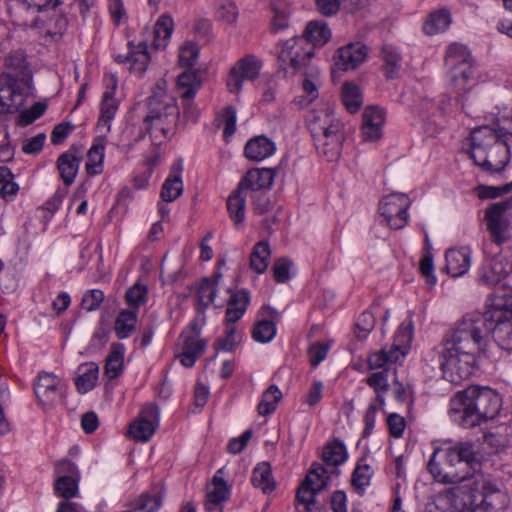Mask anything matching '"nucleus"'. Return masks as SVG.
Here are the masks:
<instances>
[{
    "label": "nucleus",
    "instance_id": "nucleus-53",
    "mask_svg": "<svg viewBox=\"0 0 512 512\" xmlns=\"http://www.w3.org/2000/svg\"><path fill=\"white\" fill-rule=\"evenodd\" d=\"M148 289L145 285L135 283L130 287L125 294V300L130 307V310H137L147 301Z\"/></svg>",
    "mask_w": 512,
    "mask_h": 512
},
{
    "label": "nucleus",
    "instance_id": "nucleus-20",
    "mask_svg": "<svg viewBox=\"0 0 512 512\" xmlns=\"http://www.w3.org/2000/svg\"><path fill=\"white\" fill-rule=\"evenodd\" d=\"M511 272L512 260L502 254H497L482 267L480 280L489 286L497 285Z\"/></svg>",
    "mask_w": 512,
    "mask_h": 512
},
{
    "label": "nucleus",
    "instance_id": "nucleus-21",
    "mask_svg": "<svg viewBox=\"0 0 512 512\" xmlns=\"http://www.w3.org/2000/svg\"><path fill=\"white\" fill-rule=\"evenodd\" d=\"M114 59L118 63L128 64V68L131 71L142 74L150 61L147 43L142 41L138 45H134L132 42H129L128 53L126 55L118 54Z\"/></svg>",
    "mask_w": 512,
    "mask_h": 512
},
{
    "label": "nucleus",
    "instance_id": "nucleus-7",
    "mask_svg": "<svg viewBox=\"0 0 512 512\" xmlns=\"http://www.w3.org/2000/svg\"><path fill=\"white\" fill-rule=\"evenodd\" d=\"M179 115L180 112L174 97L165 91L154 92L148 98V113L144 117L141 134L137 140L148 133L152 145H160L170 137Z\"/></svg>",
    "mask_w": 512,
    "mask_h": 512
},
{
    "label": "nucleus",
    "instance_id": "nucleus-64",
    "mask_svg": "<svg viewBox=\"0 0 512 512\" xmlns=\"http://www.w3.org/2000/svg\"><path fill=\"white\" fill-rule=\"evenodd\" d=\"M484 442L494 450L499 452L508 445V439L505 434L498 432H488L484 435Z\"/></svg>",
    "mask_w": 512,
    "mask_h": 512
},
{
    "label": "nucleus",
    "instance_id": "nucleus-32",
    "mask_svg": "<svg viewBox=\"0 0 512 512\" xmlns=\"http://www.w3.org/2000/svg\"><path fill=\"white\" fill-rule=\"evenodd\" d=\"M250 302L249 293L245 290L231 292L227 302L226 322L236 323L247 310Z\"/></svg>",
    "mask_w": 512,
    "mask_h": 512
},
{
    "label": "nucleus",
    "instance_id": "nucleus-50",
    "mask_svg": "<svg viewBox=\"0 0 512 512\" xmlns=\"http://www.w3.org/2000/svg\"><path fill=\"white\" fill-rule=\"evenodd\" d=\"M236 323L225 321V336L215 342V348L226 352H232L241 340V336L236 331Z\"/></svg>",
    "mask_w": 512,
    "mask_h": 512
},
{
    "label": "nucleus",
    "instance_id": "nucleus-14",
    "mask_svg": "<svg viewBox=\"0 0 512 512\" xmlns=\"http://www.w3.org/2000/svg\"><path fill=\"white\" fill-rule=\"evenodd\" d=\"M5 72L1 75L4 79H9L26 87L33 89V72L27 55L24 50H12L4 59Z\"/></svg>",
    "mask_w": 512,
    "mask_h": 512
},
{
    "label": "nucleus",
    "instance_id": "nucleus-27",
    "mask_svg": "<svg viewBox=\"0 0 512 512\" xmlns=\"http://www.w3.org/2000/svg\"><path fill=\"white\" fill-rule=\"evenodd\" d=\"M276 151L275 143L266 136H255L251 138L244 147L245 156L252 161H262Z\"/></svg>",
    "mask_w": 512,
    "mask_h": 512
},
{
    "label": "nucleus",
    "instance_id": "nucleus-30",
    "mask_svg": "<svg viewBox=\"0 0 512 512\" xmlns=\"http://www.w3.org/2000/svg\"><path fill=\"white\" fill-rule=\"evenodd\" d=\"M381 59L385 78L387 80L397 79L402 66V57L398 49L389 44L383 45Z\"/></svg>",
    "mask_w": 512,
    "mask_h": 512
},
{
    "label": "nucleus",
    "instance_id": "nucleus-36",
    "mask_svg": "<svg viewBox=\"0 0 512 512\" xmlns=\"http://www.w3.org/2000/svg\"><path fill=\"white\" fill-rule=\"evenodd\" d=\"M138 311L124 309L119 312L114 323V331L119 339L130 337L136 330Z\"/></svg>",
    "mask_w": 512,
    "mask_h": 512
},
{
    "label": "nucleus",
    "instance_id": "nucleus-6",
    "mask_svg": "<svg viewBox=\"0 0 512 512\" xmlns=\"http://www.w3.org/2000/svg\"><path fill=\"white\" fill-rule=\"evenodd\" d=\"M502 134L489 126L471 132V158L474 163L490 173L505 169L510 160V147Z\"/></svg>",
    "mask_w": 512,
    "mask_h": 512
},
{
    "label": "nucleus",
    "instance_id": "nucleus-29",
    "mask_svg": "<svg viewBox=\"0 0 512 512\" xmlns=\"http://www.w3.org/2000/svg\"><path fill=\"white\" fill-rule=\"evenodd\" d=\"M262 313H265L269 319L259 320L254 325L252 329V337L257 342L268 343L276 335L275 320L278 318V313L271 307H263Z\"/></svg>",
    "mask_w": 512,
    "mask_h": 512
},
{
    "label": "nucleus",
    "instance_id": "nucleus-35",
    "mask_svg": "<svg viewBox=\"0 0 512 512\" xmlns=\"http://www.w3.org/2000/svg\"><path fill=\"white\" fill-rule=\"evenodd\" d=\"M117 108L116 100L113 97V91L104 92L100 105V117L97 122L98 131L105 133L110 131L111 121L116 114Z\"/></svg>",
    "mask_w": 512,
    "mask_h": 512
},
{
    "label": "nucleus",
    "instance_id": "nucleus-13",
    "mask_svg": "<svg viewBox=\"0 0 512 512\" xmlns=\"http://www.w3.org/2000/svg\"><path fill=\"white\" fill-rule=\"evenodd\" d=\"M179 343L181 352L177 355V358L184 367H193L208 344V341L201 337V326L197 320H193L181 333Z\"/></svg>",
    "mask_w": 512,
    "mask_h": 512
},
{
    "label": "nucleus",
    "instance_id": "nucleus-47",
    "mask_svg": "<svg viewBox=\"0 0 512 512\" xmlns=\"http://www.w3.org/2000/svg\"><path fill=\"white\" fill-rule=\"evenodd\" d=\"M104 160V144L103 140L99 139L94 143L87 153L86 171L89 175H98L103 170Z\"/></svg>",
    "mask_w": 512,
    "mask_h": 512
},
{
    "label": "nucleus",
    "instance_id": "nucleus-22",
    "mask_svg": "<svg viewBox=\"0 0 512 512\" xmlns=\"http://www.w3.org/2000/svg\"><path fill=\"white\" fill-rule=\"evenodd\" d=\"M384 111L377 107H367L363 112L362 135L366 141H376L382 136Z\"/></svg>",
    "mask_w": 512,
    "mask_h": 512
},
{
    "label": "nucleus",
    "instance_id": "nucleus-59",
    "mask_svg": "<svg viewBox=\"0 0 512 512\" xmlns=\"http://www.w3.org/2000/svg\"><path fill=\"white\" fill-rule=\"evenodd\" d=\"M273 11L274 16L271 22V31L277 33L288 28L290 11L286 8H281L277 4L273 6Z\"/></svg>",
    "mask_w": 512,
    "mask_h": 512
},
{
    "label": "nucleus",
    "instance_id": "nucleus-9",
    "mask_svg": "<svg viewBox=\"0 0 512 512\" xmlns=\"http://www.w3.org/2000/svg\"><path fill=\"white\" fill-rule=\"evenodd\" d=\"M445 65L449 69L455 93L462 96L469 90L467 84L474 74L473 58L469 49L463 44H450L445 54Z\"/></svg>",
    "mask_w": 512,
    "mask_h": 512
},
{
    "label": "nucleus",
    "instance_id": "nucleus-31",
    "mask_svg": "<svg viewBox=\"0 0 512 512\" xmlns=\"http://www.w3.org/2000/svg\"><path fill=\"white\" fill-rule=\"evenodd\" d=\"M247 196L248 193L237 186V189L227 199V210L236 228H239L244 223Z\"/></svg>",
    "mask_w": 512,
    "mask_h": 512
},
{
    "label": "nucleus",
    "instance_id": "nucleus-28",
    "mask_svg": "<svg viewBox=\"0 0 512 512\" xmlns=\"http://www.w3.org/2000/svg\"><path fill=\"white\" fill-rule=\"evenodd\" d=\"M406 352L397 345H392L389 348L384 347L380 351L371 353L368 357V365L371 370L384 368L395 364L405 358Z\"/></svg>",
    "mask_w": 512,
    "mask_h": 512
},
{
    "label": "nucleus",
    "instance_id": "nucleus-5",
    "mask_svg": "<svg viewBox=\"0 0 512 512\" xmlns=\"http://www.w3.org/2000/svg\"><path fill=\"white\" fill-rule=\"evenodd\" d=\"M308 127L318 153L328 161L337 160L346 138L344 123L335 115L333 107L326 105L311 112Z\"/></svg>",
    "mask_w": 512,
    "mask_h": 512
},
{
    "label": "nucleus",
    "instance_id": "nucleus-58",
    "mask_svg": "<svg viewBox=\"0 0 512 512\" xmlns=\"http://www.w3.org/2000/svg\"><path fill=\"white\" fill-rule=\"evenodd\" d=\"M375 325V316L369 312H363L356 322V336L359 339H365L373 330Z\"/></svg>",
    "mask_w": 512,
    "mask_h": 512
},
{
    "label": "nucleus",
    "instance_id": "nucleus-63",
    "mask_svg": "<svg viewBox=\"0 0 512 512\" xmlns=\"http://www.w3.org/2000/svg\"><path fill=\"white\" fill-rule=\"evenodd\" d=\"M45 140V133H39L23 142L22 151L28 155L38 154L42 151Z\"/></svg>",
    "mask_w": 512,
    "mask_h": 512
},
{
    "label": "nucleus",
    "instance_id": "nucleus-45",
    "mask_svg": "<svg viewBox=\"0 0 512 512\" xmlns=\"http://www.w3.org/2000/svg\"><path fill=\"white\" fill-rule=\"evenodd\" d=\"M222 278L221 273H216L213 278H203L198 288V300L203 307H208L214 303L217 286L220 279Z\"/></svg>",
    "mask_w": 512,
    "mask_h": 512
},
{
    "label": "nucleus",
    "instance_id": "nucleus-15",
    "mask_svg": "<svg viewBox=\"0 0 512 512\" xmlns=\"http://www.w3.org/2000/svg\"><path fill=\"white\" fill-rule=\"evenodd\" d=\"M262 63L253 55H247L240 59L231 69L227 79V87L230 92L238 94L242 90L245 80L252 81L259 76Z\"/></svg>",
    "mask_w": 512,
    "mask_h": 512
},
{
    "label": "nucleus",
    "instance_id": "nucleus-44",
    "mask_svg": "<svg viewBox=\"0 0 512 512\" xmlns=\"http://www.w3.org/2000/svg\"><path fill=\"white\" fill-rule=\"evenodd\" d=\"M373 470L368 465L365 459H360L352 473L351 484L353 488L359 493L364 494L365 489L370 485Z\"/></svg>",
    "mask_w": 512,
    "mask_h": 512
},
{
    "label": "nucleus",
    "instance_id": "nucleus-38",
    "mask_svg": "<svg viewBox=\"0 0 512 512\" xmlns=\"http://www.w3.org/2000/svg\"><path fill=\"white\" fill-rule=\"evenodd\" d=\"M174 29L173 19L169 15H162L154 26L153 45L155 49H165Z\"/></svg>",
    "mask_w": 512,
    "mask_h": 512
},
{
    "label": "nucleus",
    "instance_id": "nucleus-18",
    "mask_svg": "<svg viewBox=\"0 0 512 512\" xmlns=\"http://www.w3.org/2000/svg\"><path fill=\"white\" fill-rule=\"evenodd\" d=\"M368 49L361 42L340 47L334 55V65L342 71L354 70L367 58Z\"/></svg>",
    "mask_w": 512,
    "mask_h": 512
},
{
    "label": "nucleus",
    "instance_id": "nucleus-34",
    "mask_svg": "<svg viewBox=\"0 0 512 512\" xmlns=\"http://www.w3.org/2000/svg\"><path fill=\"white\" fill-rule=\"evenodd\" d=\"M124 353L125 347L122 343H113L110 347V352L106 358L105 375L109 379L118 378L124 367Z\"/></svg>",
    "mask_w": 512,
    "mask_h": 512
},
{
    "label": "nucleus",
    "instance_id": "nucleus-4",
    "mask_svg": "<svg viewBox=\"0 0 512 512\" xmlns=\"http://www.w3.org/2000/svg\"><path fill=\"white\" fill-rule=\"evenodd\" d=\"M502 399L489 387L472 385L451 399V416L463 428H473L494 419L500 412Z\"/></svg>",
    "mask_w": 512,
    "mask_h": 512
},
{
    "label": "nucleus",
    "instance_id": "nucleus-60",
    "mask_svg": "<svg viewBox=\"0 0 512 512\" xmlns=\"http://www.w3.org/2000/svg\"><path fill=\"white\" fill-rule=\"evenodd\" d=\"M104 300V293L99 289H92L87 291L81 301L82 307L91 312L98 309Z\"/></svg>",
    "mask_w": 512,
    "mask_h": 512
},
{
    "label": "nucleus",
    "instance_id": "nucleus-46",
    "mask_svg": "<svg viewBox=\"0 0 512 512\" xmlns=\"http://www.w3.org/2000/svg\"><path fill=\"white\" fill-rule=\"evenodd\" d=\"M451 23V16L447 10H439L430 14L423 25V31L427 35H435L445 31Z\"/></svg>",
    "mask_w": 512,
    "mask_h": 512
},
{
    "label": "nucleus",
    "instance_id": "nucleus-33",
    "mask_svg": "<svg viewBox=\"0 0 512 512\" xmlns=\"http://www.w3.org/2000/svg\"><path fill=\"white\" fill-rule=\"evenodd\" d=\"M251 482L255 488L261 489L264 494H269L275 490L276 482L268 462H261L255 466L252 471Z\"/></svg>",
    "mask_w": 512,
    "mask_h": 512
},
{
    "label": "nucleus",
    "instance_id": "nucleus-3",
    "mask_svg": "<svg viewBox=\"0 0 512 512\" xmlns=\"http://www.w3.org/2000/svg\"><path fill=\"white\" fill-rule=\"evenodd\" d=\"M347 451L345 445L338 440L327 444L322 453L325 466L313 463L305 480L299 486L295 496L296 512H321L316 495L326 489L331 474L338 475L337 467L345 462Z\"/></svg>",
    "mask_w": 512,
    "mask_h": 512
},
{
    "label": "nucleus",
    "instance_id": "nucleus-39",
    "mask_svg": "<svg viewBox=\"0 0 512 512\" xmlns=\"http://www.w3.org/2000/svg\"><path fill=\"white\" fill-rule=\"evenodd\" d=\"M303 38L315 46H323L331 37V31L325 22L311 21L307 24Z\"/></svg>",
    "mask_w": 512,
    "mask_h": 512
},
{
    "label": "nucleus",
    "instance_id": "nucleus-37",
    "mask_svg": "<svg viewBox=\"0 0 512 512\" xmlns=\"http://www.w3.org/2000/svg\"><path fill=\"white\" fill-rule=\"evenodd\" d=\"M79 375L75 380L78 392L85 394L92 390L98 379L99 368L94 362L81 365L78 369Z\"/></svg>",
    "mask_w": 512,
    "mask_h": 512
},
{
    "label": "nucleus",
    "instance_id": "nucleus-49",
    "mask_svg": "<svg viewBox=\"0 0 512 512\" xmlns=\"http://www.w3.org/2000/svg\"><path fill=\"white\" fill-rule=\"evenodd\" d=\"M342 101L350 113L357 112L363 102L358 86L352 83H345L342 87Z\"/></svg>",
    "mask_w": 512,
    "mask_h": 512
},
{
    "label": "nucleus",
    "instance_id": "nucleus-51",
    "mask_svg": "<svg viewBox=\"0 0 512 512\" xmlns=\"http://www.w3.org/2000/svg\"><path fill=\"white\" fill-rule=\"evenodd\" d=\"M79 477L62 475L55 481V491L57 495L65 499H70L76 496L78 492Z\"/></svg>",
    "mask_w": 512,
    "mask_h": 512
},
{
    "label": "nucleus",
    "instance_id": "nucleus-10",
    "mask_svg": "<svg viewBox=\"0 0 512 512\" xmlns=\"http://www.w3.org/2000/svg\"><path fill=\"white\" fill-rule=\"evenodd\" d=\"M278 60L283 70H292L293 73L306 67L314 56L313 45L307 39L299 36L292 37L281 44Z\"/></svg>",
    "mask_w": 512,
    "mask_h": 512
},
{
    "label": "nucleus",
    "instance_id": "nucleus-43",
    "mask_svg": "<svg viewBox=\"0 0 512 512\" xmlns=\"http://www.w3.org/2000/svg\"><path fill=\"white\" fill-rule=\"evenodd\" d=\"M229 496V489L226 482L217 474L213 478L212 487L207 492L205 507L208 511L214 510L221 502Z\"/></svg>",
    "mask_w": 512,
    "mask_h": 512
},
{
    "label": "nucleus",
    "instance_id": "nucleus-19",
    "mask_svg": "<svg viewBox=\"0 0 512 512\" xmlns=\"http://www.w3.org/2000/svg\"><path fill=\"white\" fill-rule=\"evenodd\" d=\"M35 394L43 405H52L64 392V385L56 376L43 372L34 386Z\"/></svg>",
    "mask_w": 512,
    "mask_h": 512
},
{
    "label": "nucleus",
    "instance_id": "nucleus-48",
    "mask_svg": "<svg viewBox=\"0 0 512 512\" xmlns=\"http://www.w3.org/2000/svg\"><path fill=\"white\" fill-rule=\"evenodd\" d=\"M282 398V392L276 385H271L262 396L261 402L258 404V413L266 416L275 411L278 402Z\"/></svg>",
    "mask_w": 512,
    "mask_h": 512
},
{
    "label": "nucleus",
    "instance_id": "nucleus-62",
    "mask_svg": "<svg viewBox=\"0 0 512 512\" xmlns=\"http://www.w3.org/2000/svg\"><path fill=\"white\" fill-rule=\"evenodd\" d=\"M73 129L74 126L70 122H61L57 124L51 132V143L53 145L62 144L66 140V138L71 134Z\"/></svg>",
    "mask_w": 512,
    "mask_h": 512
},
{
    "label": "nucleus",
    "instance_id": "nucleus-42",
    "mask_svg": "<svg viewBox=\"0 0 512 512\" xmlns=\"http://www.w3.org/2000/svg\"><path fill=\"white\" fill-rule=\"evenodd\" d=\"M177 86L183 100H193L201 86V81L194 71L187 70L178 76Z\"/></svg>",
    "mask_w": 512,
    "mask_h": 512
},
{
    "label": "nucleus",
    "instance_id": "nucleus-11",
    "mask_svg": "<svg viewBox=\"0 0 512 512\" xmlns=\"http://www.w3.org/2000/svg\"><path fill=\"white\" fill-rule=\"evenodd\" d=\"M512 199L491 203L485 210L484 221L491 239L500 246L510 239Z\"/></svg>",
    "mask_w": 512,
    "mask_h": 512
},
{
    "label": "nucleus",
    "instance_id": "nucleus-23",
    "mask_svg": "<svg viewBox=\"0 0 512 512\" xmlns=\"http://www.w3.org/2000/svg\"><path fill=\"white\" fill-rule=\"evenodd\" d=\"M81 159V152L74 147L58 157L57 168L66 186H70L74 182Z\"/></svg>",
    "mask_w": 512,
    "mask_h": 512
},
{
    "label": "nucleus",
    "instance_id": "nucleus-12",
    "mask_svg": "<svg viewBox=\"0 0 512 512\" xmlns=\"http://www.w3.org/2000/svg\"><path fill=\"white\" fill-rule=\"evenodd\" d=\"M411 200L404 193H391L384 196L379 202L378 211L383 221L394 230L403 229L409 219L408 209Z\"/></svg>",
    "mask_w": 512,
    "mask_h": 512
},
{
    "label": "nucleus",
    "instance_id": "nucleus-16",
    "mask_svg": "<svg viewBox=\"0 0 512 512\" xmlns=\"http://www.w3.org/2000/svg\"><path fill=\"white\" fill-rule=\"evenodd\" d=\"M32 90L0 77V114H13L23 106Z\"/></svg>",
    "mask_w": 512,
    "mask_h": 512
},
{
    "label": "nucleus",
    "instance_id": "nucleus-55",
    "mask_svg": "<svg viewBox=\"0 0 512 512\" xmlns=\"http://www.w3.org/2000/svg\"><path fill=\"white\" fill-rule=\"evenodd\" d=\"M47 105L43 102L34 103L29 109L20 112L17 118L19 126H28L40 118L46 111Z\"/></svg>",
    "mask_w": 512,
    "mask_h": 512
},
{
    "label": "nucleus",
    "instance_id": "nucleus-54",
    "mask_svg": "<svg viewBox=\"0 0 512 512\" xmlns=\"http://www.w3.org/2000/svg\"><path fill=\"white\" fill-rule=\"evenodd\" d=\"M217 120L224 126L223 136L228 140L236 131V109L233 106L225 107L218 114Z\"/></svg>",
    "mask_w": 512,
    "mask_h": 512
},
{
    "label": "nucleus",
    "instance_id": "nucleus-25",
    "mask_svg": "<svg viewBox=\"0 0 512 512\" xmlns=\"http://www.w3.org/2000/svg\"><path fill=\"white\" fill-rule=\"evenodd\" d=\"M274 170L270 168L252 169L241 179L238 186L249 193L270 188L274 180Z\"/></svg>",
    "mask_w": 512,
    "mask_h": 512
},
{
    "label": "nucleus",
    "instance_id": "nucleus-1",
    "mask_svg": "<svg viewBox=\"0 0 512 512\" xmlns=\"http://www.w3.org/2000/svg\"><path fill=\"white\" fill-rule=\"evenodd\" d=\"M475 471L480 467L474 445L460 442L449 448H436L427 464L433 478L443 484H456L435 496L437 512H491L504 498L499 487L482 475L462 473L457 466Z\"/></svg>",
    "mask_w": 512,
    "mask_h": 512
},
{
    "label": "nucleus",
    "instance_id": "nucleus-52",
    "mask_svg": "<svg viewBox=\"0 0 512 512\" xmlns=\"http://www.w3.org/2000/svg\"><path fill=\"white\" fill-rule=\"evenodd\" d=\"M366 383L375 390L377 393V401L381 404L384 403L383 394L388 391L389 383H388V369H383L382 371L372 373L367 379Z\"/></svg>",
    "mask_w": 512,
    "mask_h": 512
},
{
    "label": "nucleus",
    "instance_id": "nucleus-41",
    "mask_svg": "<svg viewBox=\"0 0 512 512\" xmlns=\"http://www.w3.org/2000/svg\"><path fill=\"white\" fill-rule=\"evenodd\" d=\"M271 250L267 241L256 243L250 254V268L258 274L264 273L269 265Z\"/></svg>",
    "mask_w": 512,
    "mask_h": 512
},
{
    "label": "nucleus",
    "instance_id": "nucleus-2",
    "mask_svg": "<svg viewBox=\"0 0 512 512\" xmlns=\"http://www.w3.org/2000/svg\"><path fill=\"white\" fill-rule=\"evenodd\" d=\"M490 347L485 312L464 315L446 335L441 369L448 382L458 385L469 379Z\"/></svg>",
    "mask_w": 512,
    "mask_h": 512
},
{
    "label": "nucleus",
    "instance_id": "nucleus-40",
    "mask_svg": "<svg viewBox=\"0 0 512 512\" xmlns=\"http://www.w3.org/2000/svg\"><path fill=\"white\" fill-rule=\"evenodd\" d=\"M163 499V490L155 486L151 490L143 493L137 500L133 511L135 512H156Z\"/></svg>",
    "mask_w": 512,
    "mask_h": 512
},
{
    "label": "nucleus",
    "instance_id": "nucleus-8",
    "mask_svg": "<svg viewBox=\"0 0 512 512\" xmlns=\"http://www.w3.org/2000/svg\"><path fill=\"white\" fill-rule=\"evenodd\" d=\"M489 335L504 350H512V295H496L490 308L485 311Z\"/></svg>",
    "mask_w": 512,
    "mask_h": 512
},
{
    "label": "nucleus",
    "instance_id": "nucleus-57",
    "mask_svg": "<svg viewBox=\"0 0 512 512\" xmlns=\"http://www.w3.org/2000/svg\"><path fill=\"white\" fill-rule=\"evenodd\" d=\"M293 262L286 257H281L275 260L272 266L274 280L277 283H285L290 279V270Z\"/></svg>",
    "mask_w": 512,
    "mask_h": 512
},
{
    "label": "nucleus",
    "instance_id": "nucleus-56",
    "mask_svg": "<svg viewBox=\"0 0 512 512\" xmlns=\"http://www.w3.org/2000/svg\"><path fill=\"white\" fill-rule=\"evenodd\" d=\"M199 56V47L193 42H185L179 51V63L183 67L191 68Z\"/></svg>",
    "mask_w": 512,
    "mask_h": 512
},
{
    "label": "nucleus",
    "instance_id": "nucleus-26",
    "mask_svg": "<svg viewBox=\"0 0 512 512\" xmlns=\"http://www.w3.org/2000/svg\"><path fill=\"white\" fill-rule=\"evenodd\" d=\"M446 269L452 277L464 275L471 265V251L468 247L449 249L445 255Z\"/></svg>",
    "mask_w": 512,
    "mask_h": 512
},
{
    "label": "nucleus",
    "instance_id": "nucleus-17",
    "mask_svg": "<svg viewBox=\"0 0 512 512\" xmlns=\"http://www.w3.org/2000/svg\"><path fill=\"white\" fill-rule=\"evenodd\" d=\"M159 424V409L155 404H146L138 418L130 426L128 433L136 441H148Z\"/></svg>",
    "mask_w": 512,
    "mask_h": 512
},
{
    "label": "nucleus",
    "instance_id": "nucleus-24",
    "mask_svg": "<svg viewBox=\"0 0 512 512\" xmlns=\"http://www.w3.org/2000/svg\"><path fill=\"white\" fill-rule=\"evenodd\" d=\"M183 164L181 160L173 163L170 173L161 189V198L165 202H173L183 193L184 186L181 178Z\"/></svg>",
    "mask_w": 512,
    "mask_h": 512
},
{
    "label": "nucleus",
    "instance_id": "nucleus-61",
    "mask_svg": "<svg viewBox=\"0 0 512 512\" xmlns=\"http://www.w3.org/2000/svg\"><path fill=\"white\" fill-rule=\"evenodd\" d=\"M216 15L227 23H234L238 16V10L233 2L224 0L219 4Z\"/></svg>",
    "mask_w": 512,
    "mask_h": 512
}]
</instances>
